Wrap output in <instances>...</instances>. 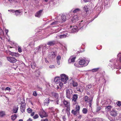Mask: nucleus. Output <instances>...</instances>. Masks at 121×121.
I'll return each mask as SVG.
<instances>
[{
  "mask_svg": "<svg viewBox=\"0 0 121 121\" xmlns=\"http://www.w3.org/2000/svg\"><path fill=\"white\" fill-rule=\"evenodd\" d=\"M78 17L77 16V15H75L73 17V18L72 19V21L73 22H74L78 21Z\"/></svg>",
  "mask_w": 121,
  "mask_h": 121,
  "instance_id": "nucleus-24",
  "label": "nucleus"
},
{
  "mask_svg": "<svg viewBox=\"0 0 121 121\" xmlns=\"http://www.w3.org/2000/svg\"><path fill=\"white\" fill-rule=\"evenodd\" d=\"M4 29H5V32L6 34V35H8V30H7L6 29H5V27L4 28Z\"/></svg>",
  "mask_w": 121,
  "mask_h": 121,
  "instance_id": "nucleus-56",
  "label": "nucleus"
},
{
  "mask_svg": "<svg viewBox=\"0 0 121 121\" xmlns=\"http://www.w3.org/2000/svg\"><path fill=\"white\" fill-rule=\"evenodd\" d=\"M71 29V33L75 32L77 30V26H70Z\"/></svg>",
  "mask_w": 121,
  "mask_h": 121,
  "instance_id": "nucleus-15",
  "label": "nucleus"
},
{
  "mask_svg": "<svg viewBox=\"0 0 121 121\" xmlns=\"http://www.w3.org/2000/svg\"><path fill=\"white\" fill-rule=\"evenodd\" d=\"M66 97L68 99H70L72 95L73 91L70 89H66Z\"/></svg>",
  "mask_w": 121,
  "mask_h": 121,
  "instance_id": "nucleus-7",
  "label": "nucleus"
},
{
  "mask_svg": "<svg viewBox=\"0 0 121 121\" xmlns=\"http://www.w3.org/2000/svg\"><path fill=\"white\" fill-rule=\"evenodd\" d=\"M84 89V87L82 86H79L76 88L77 91L81 92H83Z\"/></svg>",
  "mask_w": 121,
  "mask_h": 121,
  "instance_id": "nucleus-17",
  "label": "nucleus"
},
{
  "mask_svg": "<svg viewBox=\"0 0 121 121\" xmlns=\"http://www.w3.org/2000/svg\"><path fill=\"white\" fill-rule=\"evenodd\" d=\"M62 102L64 105L65 107L66 108V110L67 111H69L70 110V104L69 101L66 100L64 99L62 100Z\"/></svg>",
  "mask_w": 121,
  "mask_h": 121,
  "instance_id": "nucleus-5",
  "label": "nucleus"
},
{
  "mask_svg": "<svg viewBox=\"0 0 121 121\" xmlns=\"http://www.w3.org/2000/svg\"><path fill=\"white\" fill-rule=\"evenodd\" d=\"M38 116L37 114L35 115L34 117L33 118L34 119H36L38 118Z\"/></svg>",
  "mask_w": 121,
  "mask_h": 121,
  "instance_id": "nucleus-54",
  "label": "nucleus"
},
{
  "mask_svg": "<svg viewBox=\"0 0 121 121\" xmlns=\"http://www.w3.org/2000/svg\"><path fill=\"white\" fill-rule=\"evenodd\" d=\"M67 35L65 34H63L62 35H58L57 36H56V37L57 38L58 37H59L60 39H62L66 38L67 37Z\"/></svg>",
  "mask_w": 121,
  "mask_h": 121,
  "instance_id": "nucleus-27",
  "label": "nucleus"
},
{
  "mask_svg": "<svg viewBox=\"0 0 121 121\" xmlns=\"http://www.w3.org/2000/svg\"><path fill=\"white\" fill-rule=\"evenodd\" d=\"M60 78H61V81L64 83V84L66 83L68 79V77L64 74L61 75Z\"/></svg>",
  "mask_w": 121,
  "mask_h": 121,
  "instance_id": "nucleus-6",
  "label": "nucleus"
},
{
  "mask_svg": "<svg viewBox=\"0 0 121 121\" xmlns=\"http://www.w3.org/2000/svg\"><path fill=\"white\" fill-rule=\"evenodd\" d=\"M110 115L112 116L116 117L117 115V111L114 109L112 110L110 112Z\"/></svg>",
  "mask_w": 121,
  "mask_h": 121,
  "instance_id": "nucleus-18",
  "label": "nucleus"
},
{
  "mask_svg": "<svg viewBox=\"0 0 121 121\" xmlns=\"http://www.w3.org/2000/svg\"><path fill=\"white\" fill-rule=\"evenodd\" d=\"M42 10H40L36 13L35 15V16L39 17L42 15Z\"/></svg>",
  "mask_w": 121,
  "mask_h": 121,
  "instance_id": "nucleus-20",
  "label": "nucleus"
},
{
  "mask_svg": "<svg viewBox=\"0 0 121 121\" xmlns=\"http://www.w3.org/2000/svg\"><path fill=\"white\" fill-rule=\"evenodd\" d=\"M5 115L4 112L3 111L0 112V116L1 117H3Z\"/></svg>",
  "mask_w": 121,
  "mask_h": 121,
  "instance_id": "nucleus-41",
  "label": "nucleus"
},
{
  "mask_svg": "<svg viewBox=\"0 0 121 121\" xmlns=\"http://www.w3.org/2000/svg\"><path fill=\"white\" fill-rule=\"evenodd\" d=\"M80 10L79 9L76 8L73 10V12L74 13H77L80 12Z\"/></svg>",
  "mask_w": 121,
  "mask_h": 121,
  "instance_id": "nucleus-34",
  "label": "nucleus"
},
{
  "mask_svg": "<svg viewBox=\"0 0 121 121\" xmlns=\"http://www.w3.org/2000/svg\"><path fill=\"white\" fill-rule=\"evenodd\" d=\"M82 8L84 11L86 13L88 11V9L86 5L83 6L82 7Z\"/></svg>",
  "mask_w": 121,
  "mask_h": 121,
  "instance_id": "nucleus-29",
  "label": "nucleus"
},
{
  "mask_svg": "<svg viewBox=\"0 0 121 121\" xmlns=\"http://www.w3.org/2000/svg\"><path fill=\"white\" fill-rule=\"evenodd\" d=\"M33 95L35 96H36L37 95V94L36 92L35 91H34L33 92Z\"/></svg>",
  "mask_w": 121,
  "mask_h": 121,
  "instance_id": "nucleus-48",
  "label": "nucleus"
},
{
  "mask_svg": "<svg viewBox=\"0 0 121 121\" xmlns=\"http://www.w3.org/2000/svg\"><path fill=\"white\" fill-rule=\"evenodd\" d=\"M87 111H87V109L85 108H83L82 110V113L83 114H86L87 113Z\"/></svg>",
  "mask_w": 121,
  "mask_h": 121,
  "instance_id": "nucleus-36",
  "label": "nucleus"
},
{
  "mask_svg": "<svg viewBox=\"0 0 121 121\" xmlns=\"http://www.w3.org/2000/svg\"><path fill=\"white\" fill-rule=\"evenodd\" d=\"M15 10H8V11L9 12H12V13H14Z\"/></svg>",
  "mask_w": 121,
  "mask_h": 121,
  "instance_id": "nucleus-52",
  "label": "nucleus"
},
{
  "mask_svg": "<svg viewBox=\"0 0 121 121\" xmlns=\"http://www.w3.org/2000/svg\"><path fill=\"white\" fill-rule=\"evenodd\" d=\"M59 86H60L61 88V87L63 85V84H64V83L62 82H60L59 83Z\"/></svg>",
  "mask_w": 121,
  "mask_h": 121,
  "instance_id": "nucleus-49",
  "label": "nucleus"
},
{
  "mask_svg": "<svg viewBox=\"0 0 121 121\" xmlns=\"http://www.w3.org/2000/svg\"><path fill=\"white\" fill-rule=\"evenodd\" d=\"M62 118L63 119V120L64 121H65L66 119H65V116L63 117H62Z\"/></svg>",
  "mask_w": 121,
  "mask_h": 121,
  "instance_id": "nucleus-63",
  "label": "nucleus"
},
{
  "mask_svg": "<svg viewBox=\"0 0 121 121\" xmlns=\"http://www.w3.org/2000/svg\"><path fill=\"white\" fill-rule=\"evenodd\" d=\"M74 65L78 67H79L78 66V64L75 63L74 64Z\"/></svg>",
  "mask_w": 121,
  "mask_h": 121,
  "instance_id": "nucleus-59",
  "label": "nucleus"
},
{
  "mask_svg": "<svg viewBox=\"0 0 121 121\" xmlns=\"http://www.w3.org/2000/svg\"><path fill=\"white\" fill-rule=\"evenodd\" d=\"M92 100V99H89V101H88V105L90 107H91Z\"/></svg>",
  "mask_w": 121,
  "mask_h": 121,
  "instance_id": "nucleus-39",
  "label": "nucleus"
},
{
  "mask_svg": "<svg viewBox=\"0 0 121 121\" xmlns=\"http://www.w3.org/2000/svg\"><path fill=\"white\" fill-rule=\"evenodd\" d=\"M36 64L35 63L34 61H32L31 63V66L32 68L34 69L36 66Z\"/></svg>",
  "mask_w": 121,
  "mask_h": 121,
  "instance_id": "nucleus-30",
  "label": "nucleus"
},
{
  "mask_svg": "<svg viewBox=\"0 0 121 121\" xmlns=\"http://www.w3.org/2000/svg\"><path fill=\"white\" fill-rule=\"evenodd\" d=\"M35 113L34 112H33L31 113V116H33L34 115Z\"/></svg>",
  "mask_w": 121,
  "mask_h": 121,
  "instance_id": "nucleus-64",
  "label": "nucleus"
},
{
  "mask_svg": "<svg viewBox=\"0 0 121 121\" xmlns=\"http://www.w3.org/2000/svg\"><path fill=\"white\" fill-rule=\"evenodd\" d=\"M98 119V121H106L105 120L101 118H99Z\"/></svg>",
  "mask_w": 121,
  "mask_h": 121,
  "instance_id": "nucleus-51",
  "label": "nucleus"
},
{
  "mask_svg": "<svg viewBox=\"0 0 121 121\" xmlns=\"http://www.w3.org/2000/svg\"><path fill=\"white\" fill-rule=\"evenodd\" d=\"M49 67L51 69H54L55 68L54 66L53 65H50L49 66Z\"/></svg>",
  "mask_w": 121,
  "mask_h": 121,
  "instance_id": "nucleus-55",
  "label": "nucleus"
},
{
  "mask_svg": "<svg viewBox=\"0 0 121 121\" xmlns=\"http://www.w3.org/2000/svg\"><path fill=\"white\" fill-rule=\"evenodd\" d=\"M27 112L29 113H31L32 111V110L31 109L29 108L27 109Z\"/></svg>",
  "mask_w": 121,
  "mask_h": 121,
  "instance_id": "nucleus-44",
  "label": "nucleus"
},
{
  "mask_svg": "<svg viewBox=\"0 0 121 121\" xmlns=\"http://www.w3.org/2000/svg\"><path fill=\"white\" fill-rule=\"evenodd\" d=\"M25 103H23L21 104V107L25 108Z\"/></svg>",
  "mask_w": 121,
  "mask_h": 121,
  "instance_id": "nucleus-57",
  "label": "nucleus"
},
{
  "mask_svg": "<svg viewBox=\"0 0 121 121\" xmlns=\"http://www.w3.org/2000/svg\"><path fill=\"white\" fill-rule=\"evenodd\" d=\"M90 61L89 60H86L82 59L79 62V64L81 65H83L84 66H86L88 64V63Z\"/></svg>",
  "mask_w": 121,
  "mask_h": 121,
  "instance_id": "nucleus-8",
  "label": "nucleus"
},
{
  "mask_svg": "<svg viewBox=\"0 0 121 121\" xmlns=\"http://www.w3.org/2000/svg\"><path fill=\"white\" fill-rule=\"evenodd\" d=\"M39 114L40 117L42 118L43 117H47L48 116L47 113L43 110H41Z\"/></svg>",
  "mask_w": 121,
  "mask_h": 121,
  "instance_id": "nucleus-10",
  "label": "nucleus"
},
{
  "mask_svg": "<svg viewBox=\"0 0 121 121\" xmlns=\"http://www.w3.org/2000/svg\"><path fill=\"white\" fill-rule=\"evenodd\" d=\"M116 104L119 107L121 105V102L119 101L117 102L116 103Z\"/></svg>",
  "mask_w": 121,
  "mask_h": 121,
  "instance_id": "nucleus-50",
  "label": "nucleus"
},
{
  "mask_svg": "<svg viewBox=\"0 0 121 121\" xmlns=\"http://www.w3.org/2000/svg\"><path fill=\"white\" fill-rule=\"evenodd\" d=\"M20 109L21 111L22 112H25V108L20 107Z\"/></svg>",
  "mask_w": 121,
  "mask_h": 121,
  "instance_id": "nucleus-45",
  "label": "nucleus"
},
{
  "mask_svg": "<svg viewBox=\"0 0 121 121\" xmlns=\"http://www.w3.org/2000/svg\"><path fill=\"white\" fill-rule=\"evenodd\" d=\"M112 108V107L111 106H108L105 107V110L106 111L108 112L111 110Z\"/></svg>",
  "mask_w": 121,
  "mask_h": 121,
  "instance_id": "nucleus-28",
  "label": "nucleus"
},
{
  "mask_svg": "<svg viewBox=\"0 0 121 121\" xmlns=\"http://www.w3.org/2000/svg\"><path fill=\"white\" fill-rule=\"evenodd\" d=\"M58 30H56L55 32H59L60 30H61V29L60 28H59L58 29Z\"/></svg>",
  "mask_w": 121,
  "mask_h": 121,
  "instance_id": "nucleus-61",
  "label": "nucleus"
},
{
  "mask_svg": "<svg viewBox=\"0 0 121 121\" xmlns=\"http://www.w3.org/2000/svg\"><path fill=\"white\" fill-rule=\"evenodd\" d=\"M72 113L74 115L76 114L77 113V112H76V111H75L74 110H72Z\"/></svg>",
  "mask_w": 121,
  "mask_h": 121,
  "instance_id": "nucleus-46",
  "label": "nucleus"
},
{
  "mask_svg": "<svg viewBox=\"0 0 121 121\" xmlns=\"http://www.w3.org/2000/svg\"><path fill=\"white\" fill-rule=\"evenodd\" d=\"M89 99H89V98L88 96H86L84 97V100L85 102H88V100H89Z\"/></svg>",
  "mask_w": 121,
  "mask_h": 121,
  "instance_id": "nucleus-37",
  "label": "nucleus"
},
{
  "mask_svg": "<svg viewBox=\"0 0 121 121\" xmlns=\"http://www.w3.org/2000/svg\"><path fill=\"white\" fill-rule=\"evenodd\" d=\"M10 88L9 87H7L5 89V90H8V91L9 92L10 91Z\"/></svg>",
  "mask_w": 121,
  "mask_h": 121,
  "instance_id": "nucleus-53",
  "label": "nucleus"
},
{
  "mask_svg": "<svg viewBox=\"0 0 121 121\" xmlns=\"http://www.w3.org/2000/svg\"><path fill=\"white\" fill-rule=\"evenodd\" d=\"M0 38L2 40L4 39V35L3 30L0 27Z\"/></svg>",
  "mask_w": 121,
  "mask_h": 121,
  "instance_id": "nucleus-16",
  "label": "nucleus"
},
{
  "mask_svg": "<svg viewBox=\"0 0 121 121\" xmlns=\"http://www.w3.org/2000/svg\"><path fill=\"white\" fill-rule=\"evenodd\" d=\"M61 58V56L59 55H57V56L56 61L58 65H59L60 64Z\"/></svg>",
  "mask_w": 121,
  "mask_h": 121,
  "instance_id": "nucleus-25",
  "label": "nucleus"
},
{
  "mask_svg": "<svg viewBox=\"0 0 121 121\" xmlns=\"http://www.w3.org/2000/svg\"><path fill=\"white\" fill-rule=\"evenodd\" d=\"M17 117V115L16 114H14L13 115L11 116V119L13 121H14Z\"/></svg>",
  "mask_w": 121,
  "mask_h": 121,
  "instance_id": "nucleus-35",
  "label": "nucleus"
},
{
  "mask_svg": "<svg viewBox=\"0 0 121 121\" xmlns=\"http://www.w3.org/2000/svg\"><path fill=\"white\" fill-rule=\"evenodd\" d=\"M108 119L111 121H115V119L113 118L112 117L109 116L108 117Z\"/></svg>",
  "mask_w": 121,
  "mask_h": 121,
  "instance_id": "nucleus-43",
  "label": "nucleus"
},
{
  "mask_svg": "<svg viewBox=\"0 0 121 121\" xmlns=\"http://www.w3.org/2000/svg\"><path fill=\"white\" fill-rule=\"evenodd\" d=\"M56 20H57L58 21H55L53 22L51 24V25H54L55 26L58 24V22H65L66 19V17L64 14H60L56 18Z\"/></svg>",
  "mask_w": 121,
  "mask_h": 121,
  "instance_id": "nucleus-2",
  "label": "nucleus"
},
{
  "mask_svg": "<svg viewBox=\"0 0 121 121\" xmlns=\"http://www.w3.org/2000/svg\"><path fill=\"white\" fill-rule=\"evenodd\" d=\"M92 87V85L91 84H88L86 85V90H89Z\"/></svg>",
  "mask_w": 121,
  "mask_h": 121,
  "instance_id": "nucleus-33",
  "label": "nucleus"
},
{
  "mask_svg": "<svg viewBox=\"0 0 121 121\" xmlns=\"http://www.w3.org/2000/svg\"><path fill=\"white\" fill-rule=\"evenodd\" d=\"M80 109V107L79 105H76L75 107V110L77 112V113H79V110Z\"/></svg>",
  "mask_w": 121,
  "mask_h": 121,
  "instance_id": "nucleus-32",
  "label": "nucleus"
},
{
  "mask_svg": "<svg viewBox=\"0 0 121 121\" xmlns=\"http://www.w3.org/2000/svg\"><path fill=\"white\" fill-rule=\"evenodd\" d=\"M72 85L73 87H77L78 86V83L75 81H73L72 82Z\"/></svg>",
  "mask_w": 121,
  "mask_h": 121,
  "instance_id": "nucleus-31",
  "label": "nucleus"
},
{
  "mask_svg": "<svg viewBox=\"0 0 121 121\" xmlns=\"http://www.w3.org/2000/svg\"><path fill=\"white\" fill-rule=\"evenodd\" d=\"M94 20V19H93L91 21H87L86 22H83V20L81 21V22L79 24V27H80V29H82L83 28H85L87 25L89 24V23L90 22H91Z\"/></svg>",
  "mask_w": 121,
  "mask_h": 121,
  "instance_id": "nucleus-4",
  "label": "nucleus"
},
{
  "mask_svg": "<svg viewBox=\"0 0 121 121\" xmlns=\"http://www.w3.org/2000/svg\"><path fill=\"white\" fill-rule=\"evenodd\" d=\"M40 121H49L47 118H46L45 119H42Z\"/></svg>",
  "mask_w": 121,
  "mask_h": 121,
  "instance_id": "nucleus-58",
  "label": "nucleus"
},
{
  "mask_svg": "<svg viewBox=\"0 0 121 121\" xmlns=\"http://www.w3.org/2000/svg\"><path fill=\"white\" fill-rule=\"evenodd\" d=\"M56 43V41L53 40L48 42L47 43V44L49 46H53Z\"/></svg>",
  "mask_w": 121,
  "mask_h": 121,
  "instance_id": "nucleus-21",
  "label": "nucleus"
},
{
  "mask_svg": "<svg viewBox=\"0 0 121 121\" xmlns=\"http://www.w3.org/2000/svg\"><path fill=\"white\" fill-rule=\"evenodd\" d=\"M7 59L10 62L12 63H15L17 61V59L14 57H7Z\"/></svg>",
  "mask_w": 121,
  "mask_h": 121,
  "instance_id": "nucleus-11",
  "label": "nucleus"
},
{
  "mask_svg": "<svg viewBox=\"0 0 121 121\" xmlns=\"http://www.w3.org/2000/svg\"><path fill=\"white\" fill-rule=\"evenodd\" d=\"M49 96L53 97H55V98L57 99L59 97L58 94L57 93L52 92L49 94Z\"/></svg>",
  "mask_w": 121,
  "mask_h": 121,
  "instance_id": "nucleus-13",
  "label": "nucleus"
},
{
  "mask_svg": "<svg viewBox=\"0 0 121 121\" xmlns=\"http://www.w3.org/2000/svg\"><path fill=\"white\" fill-rule=\"evenodd\" d=\"M101 109V107L100 106L97 107V108L96 112L97 113H99V111Z\"/></svg>",
  "mask_w": 121,
  "mask_h": 121,
  "instance_id": "nucleus-40",
  "label": "nucleus"
},
{
  "mask_svg": "<svg viewBox=\"0 0 121 121\" xmlns=\"http://www.w3.org/2000/svg\"><path fill=\"white\" fill-rule=\"evenodd\" d=\"M50 100H51L49 99L48 98H47L44 100V105L48 106Z\"/></svg>",
  "mask_w": 121,
  "mask_h": 121,
  "instance_id": "nucleus-22",
  "label": "nucleus"
},
{
  "mask_svg": "<svg viewBox=\"0 0 121 121\" xmlns=\"http://www.w3.org/2000/svg\"><path fill=\"white\" fill-rule=\"evenodd\" d=\"M99 68H94L92 69L91 70L93 72H95L97 71L99 69Z\"/></svg>",
  "mask_w": 121,
  "mask_h": 121,
  "instance_id": "nucleus-42",
  "label": "nucleus"
},
{
  "mask_svg": "<svg viewBox=\"0 0 121 121\" xmlns=\"http://www.w3.org/2000/svg\"><path fill=\"white\" fill-rule=\"evenodd\" d=\"M18 110V108L17 107H15L13 109V112L14 113H16L17 112V111Z\"/></svg>",
  "mask_w": 121,
  "mask_h": 121,
  "instance_id": "nucleus-38",
  "label": "nucleus"
},
{
  "mask_svg": "<svg viewBox=\"0 0 121 121\" xmlns=\"http://www.w3.org/2000/svg\"><path fill=\"white\" fill-rule=\"evenodd\" d=\"M117 60L112 59L109 60L110 62H112L113 65H111L112 68L117 69H121V53H119L117 55Z\"/></svg>",
  "mask_w": 121,
  "mask_h": 121,
  "instance_id": "nucleus-1",
  "label": "nucleus"
},
{
  "mask_svg": "<svg viewBox=\"0 0 121 121\" xmlns=\"http://www.w3.org/2000/svg\"><path fill=\"white\" fill-rule=\"evenodd\" d=\"M76 58L75 57L71 56L69 60V63L73 62Z\"/></svg>",
  "mask_w": 121,
  "mask_h": 121,
  "instance_id": "nucleus-23",
  "label": "nucleus"
},
{
  "mask_svg": "<svg viewBox=\"0 0 121 121\" xmlns=\"http://www.w3.org/2000/svg\"><path fill=\"white\" fill-rule=\"evenodd\" d=\"M56 55L54 52H52L49 53L48 54V57L50 59H53L55 57Z\"/></svg>",
  "mask_w": 121,
  "mask_h": 121,
  "instance_id": "nucleus-12",
  "label": "nucleus"
},
{
  "mask_svg": "<svg viewBox=\"0 0 121 121\" xmlns=\"http://www.w3.org/2000/svg\"><path fill=\"white\" fill-rule=\"evenodd\" d=\"M61 80L60 77H56L55 78L54 81L55 83L57 84L59 83L60 82H61Z\"/></svg>",
  "mask_w": 121,
  "mask_h": 121,
  "instance_id": "nucleus-19",
  "label": "nucleus"
},
{
  "mask_svg": "<svg viewBox=\"0 0 121 121\" xmlns=\"http://www.w3.org/2000/svg\"><path fill=\"white\" fill-rule=\"evenodd\" d=\"M9 54L12 56L16 57H18L20 56V55L18 53L13 52L10 51L9 52Z\"/></svg>",
  "mask_w": 121,
  "mask_h": 121,
  "instance_id": "nucleus-14",
  "label": "nucleus"
},
{
  "mask_svg": "<svg viewBox=\"0 0 121 121\" xmlns=\"http://www.w3.org/2000/svg\"><path fill=\"white\" fill-rule=\"evenodd\" d=\"M18 52L20 53H21L22 52V49L21 48V47H18Z\"/></svg>",
  "mask_w": 121,
  "mask_h": 121,
  "instance_id": "nucleus-47",
  "label": "nucleus"
},
{
  "mask_svg": "<svg viewBox=\"0 0 121 121\" xmlns=\"http://www.w3.org/2000/svg\"><path fill=\"white\" fill-rule=\"evenodd\" d=\"M56 103L57 104H58L59 103V100L57 99V100H56Z\"/></svg>",
  "mask_w": 121,
  "mask_h": 121,
  "instance_id": "nucleus-60",
  "label": "nucleus"
},
{
  "mask_svg": "<svg viewBox=\"0 0 121 121\" xmlns=\"http://www.w3.org/2000/svg\"><path fill=\"white\" fill-rule=\"evenodd\" d=\"M21 12H20V10H16L14 13V15L16 16H18L21 15Z\"/></svg>",
  "mask_w": 121,
  "mask_h": 121,
  "instance_id": "nucleus-26",
  "label": "nucleus"
},
{
  "mask_svg": "<svg viewBox=\"0 0 121 121\" xmlns=\"http://www.w3.org/2000/svg\"><path fill=\"white\" fill-rule=\"evenodd\" d=\"M78 118L79 119H80L82 117V116L81 115H79L78 116Z\"/></svg>",
  "mask_w": 121,
  "mask_h": 121,
  "instance_id": "nucleus-62",
  "label": "nucleus"
},
{
  "mask_svg": "<svg viewBox=\"0 0 121 121\" xmlns=\"http://www.w3.org/2000/svg\"><path fill=\"white\" fill-rule=\"evenodd\" d=\"M46 48V45H45L44 46L42 45L39 46V47L35 48V54H36L37 53H41L43 54L45 51V49Z\"/></svg>",
  "mask_w": 121,
  "mask_h": 121,
  "instance_id": "nucleus-3",
  "label": "nucleus"
},
{
  "mask_svg": "<svg viewBox=\"0 0 121 121\" xmlns=\"http://www.w3.org/2000/svg\"><path fill=\"white\" fill-rule=\"evenodd\" d=\"M78 95L74 94L73 96L72 102L73 105H75L77 103V100L78 99Z\"/></svg>",
  "mask_w": 121,
  "mask_h": 121,
  "instance_id": "nucleus-9",
  "label": "nucleus"
}]
</instances>
